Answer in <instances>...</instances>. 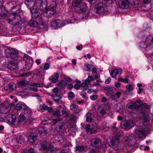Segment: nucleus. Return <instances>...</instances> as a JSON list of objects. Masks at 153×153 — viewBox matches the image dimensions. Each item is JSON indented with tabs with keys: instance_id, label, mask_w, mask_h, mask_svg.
<instances>
[{
	"instance_id": "f257e3e1",
	"label": "nucleus",
	"mask_w": 153,
	"mask_h": 153,
	"mask_svg": "<svg viewBox=\"0 0 153 153\" xmlns=\"http://www.w3.org/2000/svg\"><path fill=\"white\" fill-rule=\"evenodd\" d=\"M16 7H12L10 14L7 17V21L10 24L13 26H19L26 22L27 20L25 17H21L19 13V10H17Z\"/></svg>"
},
{
	"instance_id": "f03ea898",
	"label": "nucleus",
	"mask_w": 153,
	"mask_h": 153,
	"mask_svg": "<svg viewBox=\"0 0 153 153\" xmlns=\"http://www.w3.org/2000/svg\"><path fill=\"white\" fill-rule=\"evenodd\" d=\"M73 7H76L75 11L77 13H82L83 19H87L89 16L88 12L86 11V5L82 3V0H74L72 2Z\"/></svg>"
},
{
	"instance_id": "7ed1b4c3",
	"label": "nucleus",
	"mask_w": 153,
	"mask_h": 153,
	"mask_svg": "<svg viewBox=\"0 0 153 153\" xmlns=\"http://www.w3.org/2000/svg\"><path fill=\"white\" fill-rule=\"evenodd\" d=\"M25 3L29 9H31L35 5L40 10H43L46 7L47 1L46 0H39L35 3L34 0H26Z\"/></svg>"
},
{
	"instance_id": "20e7f679",
	"label": "nucleus",
	"mask_w": 153,
	"mask_h": 153,
	"mask_svg": "<svg viewBox=\"0 0 153 153\" xmlns=\"http://www.w3.org/2000/svg\"><path fill=\"white\" fill-rule=\"evenodd\" d=\"M6 57L13 59L15 61H21L22 59L21 57L19 55L18 52L16 49L7 47L4 51Z\"/></svg>"
},
{
	"instance_id": "39448f33",
	"label": "nucleus",
	"mask_w": 153,
	"mask_h": 153,
	"mask_svg": "<svg viewBox=\"0 0 153 153\" xmlns=\"http://www.w3.org/2000/svg\"><path fill=\"white\" fill-rule=\"evenodd\" d=\"M48 7L47 6L46 8L42 10H44L43 14L46 17H50L53 16L56 12V8L57 4L56 2L53 1H52ZM48 5L47 3V5Z\"/></svg>"
},
{
	"instance_id": "423d86ee",
	"label": "nucleus",
	"mask_w": 153,
	"mask_h": 153,
	"mask_svg": "<svg viewBox=\"0 0 153 153\" xmlns=\"http://www.w3.org/2000/svg\"><path fill=\"white\" fill-rule=\"evenodd\" d=\"M38 148L41 151L50 152L51 153H56V150L53 148L52 145L49 142H43L38 145Z\"/></svg>"
},
{
	"instance_id": "0eeeda50",
	"label": "nucleus",
	"mask_w": 153,
	"mask_h": 153,
	"mask_svg": "<svg viewBox=\"0 0 153 153\" xmlns=\"http://www.w3.org/2000/svg\"><path fill=\"white\" fill-rule=\"evenodd\" d=\"M150 39L146 36L143 37L142 42L140 43V46L143 49L146 51H150L153 48V45Z\"/></svg>"
},
{
	"instance_id": "6e6552de",
	"label": "nucleus",
	"mask_w": 153,
	"mask_h": 153,
	"mask_svg": "<svg viewBox=\"0 0 153 153\" xmlns=\"http://www.w3.org/2000/svg\"><path fill=\"white\" fill-rule=\"evenodd\" d=\"M52 115L54 117H57V118L56 119H53L52 120V123L53 125H55L59 122L62 119L58 117H60L62 116L61 114L60 111L59 109L54 110L53 112Z\"/></svg>"
},
{
	"instance_id": "1a4fd4ad",
	"label": "nucleus",
	"mask_w": 153,
	"mask_h": 153,
	"mask_svg": "<svg viewBox=\"0 0 153 153\" xmlns=\"http://www.w3.org/2000/svg\"><path fill=\"white\" fill-rule=\"evenodd\" d=\"M142 105V102L140 100H138L131 103L127 105L126 108L130 112V109L137 108Z\"/></svg>"
},
{
	"instance_id": "9d476101",
	"label": "nucleus",
	"mask_w": 153,
	"mask_h": 153,
	"mask_svg": "<svg viewBox=\"0 0 153 153\" xmlns=\"http://www.w3.org/2000/svg\"><path fill=\"white\" fill-rule=\"evenodd\" d=\"M146 131L145 128L138 127L134 132L135 136L139 138H142L146 134Z\"/></svg>"
},
{
	"instance_id": "9b49d317",
	"label": "nucleus",
	"mask_w": 153,
	"mask_h": 153,
	"mask_svg": "<svg viewBox=\"0 0 153 153\" xmlns=\"http://www.w3.org/2000/svg\"><path fill=\"white\" fill-rule=\"evenodd\" d=\"M133 123L131 120H126L122 122L121 124V127L126 129H129L133 126Z\"/></svg>"
},
{
	"instance_id": "f8f14e48",
	"label": "nucleus",
	"mask_w": 153,
	"mask_h": 153,
	"mask_svg": "<svg viewBox=\"0 0 153 153\" xmlns=\"http://www.w3.org/2000/svg\"><path fill=\"white\" fill-rule=\"evenodd\" d=\"M62 23V21L59 19H55L52 21L51 25L52 27L54 29H56L59 27L64 26L65 25Z\"/></svg>"
},
{
	"instance_id": "ddd939ff",
	"label": "nucleus",
	"mask_w": 153,
	"mask_h": 153,
	"mask_svg": "<svg viewBox=\"0 0 153 153\" xmlns=\"http://www.w3.org/2000/svg\"><path fill=\"white\" fill-rule=\"evenodd\" d=\"M17 62H10L7 65V68L11 71H14L19 68L18 63L20 61H16Z\"/></svg>"
},
{
	"instance_id": "4468645a",
	"label": "nucleus",
	"mask_w": 153,
	"mask_h": 153,
	"mask_svg": "<svg viewBox=\"0 0 153 153\" xmlns=\"http://www.w3.org/2000/svg\"><path fill=\"white\" fill-rule=\"evenodd\" d=\"M119 5L120 8L126 9L129 7L128 0H121L119 1Z\"/></svg>"
},
{
	"instance_id": "2eb2a0df",
	"label": "nucleus",
	"mask_w": 153,
	"mask_h": 153,
	"mask_svg": "<svg viewBox=\"0 0 153 153\" xmlns=\"http://www.w3.org/2000/svg\"><path fill=\"white\" fill-rule=\"evenodd\" d=\"M0 105H1L0 113L6 114L9 112L10 108L9 107H6L5 104L0 101Z\"/></svg>"
},
{
	"instance_id": "dca6fc26",
	"label": "nucleus",
	"mask_w": 153,
	"mask_h": 153,
	"mask_svg": "<svg viewBox=\"0 0 153 153\" xmlns=\"http://www.w3.org/2000/svg\"><path fill=\"white\" fill-rule=\"evenodd\" d=\"M95 10L96 13L100 14L103 13L104 11L103 5L102 3H98L95 7Z\"/></svg>"
},
{
	"instance_id": "f3484780",
	"label": "nucleus",
	"mask_w": 153,
	"mask_h": 153,
	"mask_svg": "<svg viewBox=\"0 0 153 153\" xmlns=\"http://www.w3.org/2000/svg\"><path fill=\"white\" fill-rule=\"evenodd\" d=\"M91 145L93 147H99L101 145V141L100 139L97 138L93 139L91 140Z\"/></svg>"
},
{
	"instance_id": "a211bd4d",
	"label": "nucleus",
	"mask_w": 153,
	"mask_h": 153,
	"mask_svg": "<svg viewBox=\"0 0 153 153\" xmlns=\"http://www.w3.org/2000/svg\"><path fill=\"white\" fill-rule=\"evenodd\" d=\"M16 85L13 83L9 84L8 86H5L4 87V91L10 92L16 88Z\"/></svg>"
},
{
	"instance_id": "6ab92c4d",
	"label": "nucleus",
	"mask_w": 153,
	"mask_h": 153,
	"mask_svg": "<svg viewBox=\"0 0 153 153\" xmlns=\"http://www.w3.org/2000/svg\"><path fill=\"white\" fill-rule=\"evenodd\" d=\"M85 128L87 132L91 134H94L97 132L96 128L93 126L91 127L90 125L89 124L86 125Z\"/></svg>"
},
{
	"instance_id": "aec40b11",
	"label": "nucleus",
	"mask_w": 153,
	"mask_h": 153,
	"mask_svg": "<svg viewBox=\"0 0 153 153\" xmlns=\"http://www.w3.org/2000/svg\"><path fill=\"white\" fill-rule=\"evenodd\" d=\"M111 142L112 146L114 147H117L120 143L119 138L116 137H113Z\"/></svg>"
},
{
	"instance_id": "412c9836",
	"label": "nucleus",
	"mask_w": 153,
	"mask_h": 153,
	"mask_svg": "<svg viewBox=\"0 0 153 153\" xmlns=\"http://www.w3.org/2000/svg\"><path fill=\"white\" fill-rule=\"evenodd\" d=\"M51 96L54 101L58 103H61L62 102V98L59 94H53Z\"/></svg>"
},
{
	"instance_id": "4be33fe9",
	"label": "nucleus",
	"mask_w": 153,
	"mask_h": 153,
	"mask_svg": "<svg viewBox=\"0 0 153 153\" xmlns=\"http://www.w3.org/2000/svg\"><path fill=\"white\" fill-rule=\"evenodd\" d=\"M32 14V18L35 19L37 18L39 15L38 9L37 8H33L30 10Z\"/></svg>"
},
{
	"instance_id": "5701e85b",
	"label": "nucleus",
	"mask_w": 153,
	"mask_h": 153,
	"mask_svg": "<svg viewBox=\"0 0 153 153\" xmlns=\"http://www.w3.org/2000/svg\"><path fill=\"white\" fill-rule=\"evenodd\" d=\"M25 108L23 109L22 111V114H24V116H25L26 117L27 116H30L32 114V112L30 109L26 105V107H25Z\"/></svg>"
},
{
	"instance_id": "b1692460",
	"label": "nucleus",
	"mask_w": 153,
	"mask_h": 153,
	"mask_svg": "<svg viewBox=\"0 0 153 153\" xmlns=\"http://www.w3.org/2000/svg\"><path fill=\"white\" fill-rule=\"evenodd\" d=\"M37 139V137L36 135L31 134L28 137V141L30 144H32L35 142Z\"/></svg>"
},
{
	"instance_id": "393cba45",
	"label": "nucleus",
	"mask_w": 153,
	"mask_h": 153,
	"mask_svg": "<svg viewBox=\"0 0 153 153\" xmlns=\"http://www.w3.org/2000/svg\"><path fill=\"white\" fill-rule=\"evenodd\" d=\"M26 107V105L24 103L20 102L17 104L15 106V109L17 110H21L22 111L23 109Z\"/></svg>"
},
{
	"instance_id": "a878e982",
	"label": "nucleus",
	"mask_w": 153,
	"mask_h": 153,
	"mask_svg": "<svg viewBox=\"0 0 153 153\" xmlns=\"http://www.w3.org/2000/svg\"><path fill=\"white\" fill-rule=\"evenodd\" d=\"M39 133L41 136H45L47 133V128L45 127H41L39 128Z\"/></svg>"
},
{
	"instance_id": "bb28decb",
	"label": "nucleus",
	"mask_w": 153,
	"mask_h": 153,
	"mask_svg": "<svg viewBox=\"0 0 153 153\" xmlns=\"http://www.w3.org/2000/svg\"><path fill=\"white\" fill-rule=\"evenodd\" d=\"M59 76V74L56 73L54 75V76H51L49 77V79L51 82L55 83L57 82Z\"/></svg>"
},
{
	"instance_id": "cd10ccee",
	"label": "nucleus",
	"mask_w": 153,
	"mask_h": 153,
	"mask_svg": "<svg viewBox=\"0 0 153 153\" xmlns=\"http://www.w3.org/2000/svg\"><path fill=\"white\" fill-rule=\"evenodd\" d=\"M93 115L92 113L88 112L87 113L86 115V121L88 122H92L93 120Z\"/></svg>"
},
{
	"instance_id": "c85d7f7f",
	"label": "nucleus",
	"mask_w": 153,
	"mask_h": 153,
	"mask_svg": "<svg viewBox=\"0 0 153 153\" xmlns=\"http://www.w3.org/2000/svg\"><path fill=\"white\" fill-rule=\"evenodd\" d=\"M7 15V12L4 8H2L0 12V19H3Z\"/></svg>"
},
{
	"instance_id": "c756f323",
	"label": "nucleus",
	"mask_w": 153,
	"mask_h": 153,
	"mask_svg": "<svg viewBox=\"0 0 153 153\" xmlns=\"http://www.w3.org/2000/svg\"><path fill=\"white\" fill-rule=\"evenodd\" d=\"M16 117L14 115H12L7 118V121L9 123H13L16 121Z\"/></svg>"
},
{
	"instance_id": "7c9ffc66",
	"label": "nucleus",
	"mask_w": 153,
	"mask_h": 153,
	"mask_svg": "<svg viewBox=\"0 0 153 153\" xmlns=\"http://www.w3.org/2000/svg\"><path fill=\"white\" fill-rule=\"evenodd\" d=\"M119 73V70L117 68L113 70L110 72V74L112 77H115Z\"/></svg>"
},
{
	"instance_id": "2f4dec72",
	"label": "nucleus",
	"mask_w": 153,
	"mask_h": 153,
	"mask_svg": "<svg viewBox=\"0 0 153 153\" xmlns=\"http://www.w3.org/2000/svg\"><path fill=\"white\" fill-rule=\"evenodd\" d=\"M45 71L42 67H41L39 69L36 70V74L37 75L42 76H43L45 73Z\"/></svg>"
},
{
	"instance_id": "473e14b6",
	"label": "nucleus",
	"mask_w": 153,
	"mask_h": 153,
	"mask_svg": "<svg viewBox=\"0 0 153 153\" xmlns=\"http://www.w3.org/2000/svg\"><path fill=\"white\" fill-rule=\"evenodd\" d=\"M121 94V92L117 91L115 94L111 95V98L112 100L119 98L120 97Z\"/></svg>"
},
{
	"instance_id": "72a5a7b5",
	"label": "nucleus",
	"mask_w": 153,
	"mask_h": 153,
	"mask_svg": "<svg viewBox=\"0 0 153 153\" xmlns=\"http://www.w3.org/2000/svg\"><path fill=\"white\" fill-rule=\"evenodd\" d=\"M29 25L33 27H36L38 26L37 22L33 20H31L29 22Z\"/></svg>"
},
{
	"instance_id": "f704fd0d",
	"label": "nucleus",
	"mask_w": 153,
	"mask_h": 153,
	"mask_svg": "<svg viewBox=\"0 0 153 153\" xmlns=\"http://www.w3.org/2000/svg\"><path fill=\"white\" fill-rule=\"evenodd\" d=\"M26 118L25 116L23 114H21L18 118V122L20 123L24 121Z\"/></svg>"
},
{
	"instance_id": "c9c22d12",
	"label": "nucleus",
	"mask_w": 153,
	"mask_h": 153,
	"mask_svg": "<svg viewBox=\"0 0 153 153\" xmlns=\"http://www.w3.org/2000/svg\"><path fill=\"white\" fill-rule=\"evenodd\" d=\"M131 137L130 136H126L123 137V140L125 143L127 144L131 140Z\"/></svg>"
},
{
	"instance_id": "e433bc0d",
	"label": "nucleus",
	"mask_w": 153,
	"mask_h": 153,
	"mask_svg": "<svg viewBox=\"0 0 153 153\" xmlns=\"http://www.w3.org/2000/svg\"><path fill=\"white\" fill-rule=\"evenodd\" d=\"M129 3L132 5L138 4L139 3V0H128Z\"/></svg>"
},
{
	"instance_id": "4c0bfd02",
	"label": "nucleus",
	"mask_w": 153,
	"mask_h": 153,
	"mask_svg": "<svg viewBox=\"0 0 153 153\" xmlns=\"http://www.w3.org/2000/svg\"><path fill=\"white\" fill-rule=\"evenodd\" d=\"M42 66L41 67H42L44 70H47L50 67L49 64L48 63H45L44 64H42Z\"/></svg>"
},
{
	"instance_id": "58836bf2",
	"label": "nucleus",
	"mask_w": 153,
	"mask_h": 153,
	"mask_svg": "<svg viewBox=\"0 0 153 153\" xmlns=\"http://www.w3.org/2000/svg\"><path fill=\"white\" fill-rule=\"evenodd\" d=\"M62 115H63L64 117H67L68 115V114L67 112V109L66 108H63L62 111Z\"/></svg>"
},
{
	"instance_id": "ea45409f",
	"label": "nucleus",
	"mask_w": 153,
	"mask_h": 153,
	"mask_svg": "<svg viewBox=\"0 0 153 153\" xmlns=\"http://www.w3.org/2000/svg\"><path fill=\"white\" fill-rule=\"evenodd\" d=\"M143 29L146 30H150L151 27L150 25L146 23L143 25Z\"/></svg>"
},
{
	"instance_id": "a19ab883",
	"label": "nucleus",
	"mask_w": 153,
	"mask_h": 153,
	"mask_svg": "<svg viewBox=\"0 0 153 153\" xmlns=\"http://www.w3.org/2000/svg\"><path fill=\"white\" fill-rule=\"evenodd\" d=\"M149 117L148 115H146L143 119V123L144 125L146 124L149 121Z\"/></svg>"
},
{
	"instance_id": "79ce46f5",
	"label": "nucleus",
	"mask_w": 153,
	"mask_h": 153,
	"mask_svg": "<svg viewBox=\"0 0 153 153\" xmlns=\"http://www.w3.org/2000/svg\"><path fill=\"white\" fill-rule=\"evenodd\" d=\"M75 150L79 152H82L84 151V148L83 146H77Z\"/></svg>"
},
{
	"instance_id": "37998d69",
	"label": "nucleus",
	"mask_w": 153,
	"mask_h": 153,
	"mask_svg": "<svg viewBox=\"0 0 153 153\" xmlns=\"http://www.w3.org/2000/svg\"><path fill=\"white\" fill-rule=\"evenodd\" d=\"M28 82L26 80H22L19 82V85L20 86H25L27 84Z\"/></svg>"
},
{
	"instance_id": "c03bdc74",
	"label": "nucleus",
	"mask_w": 153,
	"mask_h": 153,
	"mask_svg": "<svg viewBox=\"0 0 153 153\" xmlns=\"http://www.w3.org/2000/svg\"><path fill=\"white\" fill-rule=\"evenodd\" d=\"M126 88L128 92H129L133 90L134 89V87L132 85L129 84L126 86Z\"/></svg>"
},
{
	"instance_id": "a18cd8bd",
	"label": "nucleus",
	"mask_w": 153,
	"mask_h": 153,
	"mask_svg": "<svg viewBox=\"0 0 153 153\" xmlns=\"http://www.w3.org/2000/svg\"><path fill=\"white\" fill-rule=\"evenodd\" d=\"M104 3L106 6H108L112 4L113 1L112 0H104Z\"/></svg>"
},
{
	"instance_id": "49530a36",
	"label": "nucleus",
	"mask_w": 153,
	"mask_h": 153,
	"mask_svg": "<svg viewBox=\"0 0 153 153\" xmlns=\"http://www.w3.org/2000/svg\"><path fill=\"white\" fill-rule=\"evenodd\" d=\"M123 136V132L121 131H119L116 133V136L115 137H118L117 138H120Z\"/></svg>"
},
{
	"instance_id": "de8ad7c7",
	"label": "nucleus",
	"mask_w": 153,
	"mask_h": 153,
	"mask_svg": "<svg viewBox=\"0 0 153 153\" xmlns=\"http://www.w3.org/2000/svg\"><path fill=\"white\" fill-rule=\"evenodd\" d=\"M78 106L74 104L71 105L70 106V109L74 111L77 108Z\"/></svg>"
},
{
	"instance_id": "09e8293b",
	"label": "nucleus",
	"mask_w": 153,
	"mask_h": 153,
	"mask_svg": "<svg viewBox=\"0 0 153 153\" xmlns=\"http://www.w3.org/2000/svg\"><path fill=\"white\" fill-rule=\"evenodd\" d=\"M89 84V82H88L86 80H85L83 81V82L82 83L81 86L83 87H85L87 86Z\"/></svg>"
},
{
	"instance_id": "8fccbe9b",
	"label": "nucleus",
	"mask_w": 153,
	"mask_h": 153,
	"mask_svg": "<svg viewBox=\"0 0 153 153\" xmlns=\"http://www.w3.org/2000/svg\"><path fill=\"white\" fill-rule=\"evenodd\" d=\"M90 65L88 64H86L85 65V70L88 71L90 72L91 69L90 68Z\"/></svg>"
},
{
	"instance_id": "3c124183",
	"label": "nucleus",
	"mask_w": 153,
	"mask_h": 153,
	"mask_svg": "<svg viewBox=\"0 0 153 153\" xmlns=\"http://www.w3.org/2000/svg\"><path fill=\"white\" fill-rule=\"evenodd\" d=\"M58 91L59 89L58 88L56 87L54 88L52 90V91L53 92V94H59Z\"/></svg>"
},
{
	"instance_id": "603ef678",
	"label": "nucleus",
	"mask_w": 153,
	"mask_h": 153,
	"mask_svg": "<svg viewBox=\"0 0 153 153\" xmlns=\"http://www.w3.org/2000/svg\"><path fill=\"white\" fill-rule=\"evenodd\" d=\"M68 97L71 98H73L74 97V93L71 91L68 94Z\"/></svg>"
},
{
	"instance_id": "864d4df0",
	"label": "nucleus",
	"mask_w": 153,
	"mask_h": 153,
	"mask_svg": "<svg viewBox=\"0 0 153 153\" xmlns=\"http://www.w3.org/2000/svg\"><path fill=\"white\" fill-rule=\"evenodd\" d=\"M5 63H4L2 65L1 67H0V70L1 71H5V70L6 69V67L5 65Z\"/></svg>"
},
{
	"instance_id": "5fc2aeb1",
	"label": "nucleus",
	"mask_w": 153,
	"mask_h": 153,
	"mask_svg": "<svg viewBox=\"0 0 153 153\" xmlns=\"http://www.w3.org/2000/svg\"><path fill=\"white\" fill-rule=\"evenodd\" d=\"M33 65V63H28L26 66L27 69L29 70L32 68Z\"/></svg>"
},
{
	"instance_id": "6e6d98bb",
	"label": "nucleus",
	"mask_w": 153,
	"mask_h": 153,
	"mask_svg": "<svg viewBox=\"0 0 153 153\" xmlns=\"http://www.w3.org/2000/svg\"><path fill=\"white\" fill-rule=\"evenodd\" d=\"M88 82H89V83H90V82L91 81H92L93 80V78L91 76H88L87 79H85Z\"/></svg>"
},
{
	"instance_id": "4d7b16f0",
	"label": "nucleus",
	"mask_w": 153,
	"mask_h": 153,
	"mask_svg": "<svg viewBox=\"0 0 153 153\" xmlns=\"http://www.w3.org/2000/svg\"><path fill=\"white\" fill-rule=\"evenodd\" d=\"M120 79H121V81L124 82V83H127L128 81V78L127 76H126V77L124 79L122 78H120Z\"/></svg>"
},
{
	"instance_id": "13d9d810",
	"label": "nucleus",
	"mask_w": 153,
	"mask_h": 153,
	"mask_svg": "<svg viewBox=\"0 0 153 153\" xmlns=\"http://www.w3.org/2000/svg\"><path fill=\"white\" fill-rule=\"evenodd\" d=\"M37 109L39 111L42 112L43 111V109L42 105H39L38 106Z\"/></svg>"
},
{
	"instance_id": "bf43d9fd",
	"label": "nucleus",
	"mask_w": 153,
	"mask_h": 153,
	"mask_svg": "<svg viewBox=\"0 0 153 153\" xmlns=\"http://www.w3.org/2000/svg\"><path fill=\"white\" fill-rule=\"evenodd\" d=\"M97 98V95H93L90 96V99L92 100H96Z\"/></svg>"
},
{
	"instance_id": "052dcab7",
	"label": "nucleus",
	"mask_w": 153,
	"mask_h": 153,
	"mask_svg": "<svg viewBox=\"0 0 153 153\" xmlns=\"http://www.w3.org/2000/svg\"><path fill=\"white\" fill-rule=\"evenodd\" d=\"M64 124L62 123H60L58 124V126H59V128L60 129H62L64 127Z\"/></svg>"
},
{
	"instance_id": "680f3d73",
	"label": "nucleus",
	"mask_w": 153,
	"mask_h": 153,
	"mask_svg": "<svg viewBox=\"0 0 153 153\" xmlns=\"http://www.w3.org/2000/svg\"><path fill=\"white\" fill-rule=\"evenodd\" d=\"M100 114L102 115H103L106 113V111L105 109H102L100 111Z\"/></svg>"
},
{
	"instance_id": "e2e57ef3",
	"label": "nucleus",
	"mask_w": 153,
	"mask_h": 153,
	"mask_svg": "<svg viewBox=\"0 0 153 153\" xmlns=\"http://www.w3.org/2000/svg\"><path fill=\"white\" fill-rule=\"evenodd\" d=\"M97 0H87L89 3L92 4H94L95 3Z\"/></svg>"
},
{
	"instance_id": "0e129e2a",
	"label": "nucleus",
	"mask_w": 153,
	"mask_h": 153,
	"mask_svg": "<svg viewBox=\"0 0 153 153\" xmlns=\"http://www.w3.org/2000/svg\"><path fill=\"white\" fill-rule=\"evenodd\" d=\"M111 78L110 77H109L105 81V83L107 84H109L111 81Z\"/></svg>"
},
{
	"instance_id": "69168bd1",
	"label": "nucleus",
	"mask_w": 153,
	"mask_h": 153,
	"mask_svg": "<svg viewBox=\"0 0 153 153\" xmlns=\"http://www.w3.org/2000/svg\"><path fill=\"white\" fill-rule=\"evenodd\" d=\"M39 22L42 25L44 23V20L42 17L39 18Z\"/></svg>"
},
{
	"instance_id": "338daca9",
	"label": "nucleus",
	"mask_w": 153,
	"mask_h": 153,
	"mask_svg": "<svg viewBox=\"0 0 153 153\" xmlns=\"http://www.w3.org/2000/svg\"><path fill=\"white\" fill-rule=\"evenodd\" d=\"M32 85L36 87H39L40 86V84L39 83H32Z\"/></svg>"
},
{
	"instance_id": "774afa93",
	"label": "nucleus",
	"mask_w": 153,
	"mask_h": 153,
	"mask_svg": "<svg viewBox=\"0 0 153 153\" xmlns=\"http://www.w3.org/2000/svg\"><path fill=\"white\" fill-rule=\"evenodd\" d=\"M28 153H35L33 149L32 148H30L28 150Z\"/></svg>"
}]
</instances>
